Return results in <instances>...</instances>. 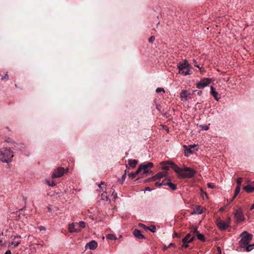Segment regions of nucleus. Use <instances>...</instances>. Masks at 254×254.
Segmentation results:
<instances>
[{
	"instance_id": "obj_16",
	"label": "nucleus",
	"mask_w": 254,
	"mask_h": 254,
	"mask_svg": "<svg viewBox=\"0 0 254 254\" xmlns=\"http://www.w3.org/2000/svg\"><path fill=\"white\" fill-rule=\"evenodd\" d=\"M210 89L211 95L216 100L218 101L221 98L220 95L217 91H215V89L213 86H211Z\"/></svg>"
},
{
	"instance_id": "obj_36",
	"label": "nucleus",
	"mask_w": 254,
	"mask_h": 254,
	"mask_svg": "<svg viewBox=\"0 0 254 254\" xmlns=\"http://www.w3.org/2000/svg\"><path fill=\"white\" fill-rule=\"evenodd\" d=\"M175 245L173 243H170L169 245L167 246H164V247H163V250L164 251H165L168 248H170V247H172V246H175Z\"/></svg>"
},
{
	"instance_id": "obj_48",
	"label": "nucleus",
	"mask_w": 254,
	"mask_h": 254,
	"mask_svg": "<svg viewBox=\"0 0 254 254\" xmlns=\"http://www.w3.org/2000/svg\"><path fill=\"white\" fill-rule=\"evenodd\" d=\"M30 247H31L30 250H31V252L35 253L36 251V249L35 248V247H32V246H30Z\"/></svg>"
},
{
	"instance_id": "obj_28",
	"label": "nucleus",
	"mask_w": 254,
	"mask_h": 254,
	"mask_svg": "<svg viewBox=\"0 0 254 254\" xmlns=\"http://www.w3.org/2000/svg\"><path fill=\"white\" fill-rule=\"evenodd\" d=\"M106 238L109 240H116L117 239V237L115 235L111 234H108L106 236Z\"/></svg>"
},
{
	"instance_id": "obj_50",
	"label": "nucleus",
	"mask_w": 254,
	"mask_h": 254,
	"mask_svg": "<svg viewBox=\"0 0 254 254\" xmlns=\"http://www.w3.org/2000/svg\"><path fill=\"white\" fill-rule=\"evenodd\" d=\"M201 195H202L203 197L204 198L203 195H205V196L207 197V194L205 192L201 190Z\"/></svg>"
},
{
	"instance_id": "obj_46",
	"label": "nucleus",
	"mask_w": 254,
	"mask_h": 254,
	"mask_svg": "<svg viewBox=\"0 0 254 254\" xmlns=\"http://www.w3.org/2000/svg\"><path fill=\"white\" fill-rule=\"evenodd\" d=\"M153 190V189H151L149 187H147L145 188L144 191H150L152 190Z\"/></svg>"
},
{
	"instance_id": "obj_42",
	"label": "nucleus",
	"mask_w": 254,
	"mask_h": 254,
	"mask_svg": "<svg viewBox=\"0 0 254 254\" xmlns=\"http://www.w3.org/2000/svg\"><path fill=\"white\" fill-rule=\"evenodd\" d=\"M207 187L209 188L213 189L214 188L215 186L214 185V184L213 183H209L207 184Z\"/></svg>"
},
{
	"instance_id": "obj_41",
	"label": "nucleus",
	"mask_w": 254,
	"mask_h": 254,
	"mask_svg": "<svg viewBox=\"0 0 254 254\" xmlns=\"http://www.w3.org/2000/svg\"><path fill=\"white\" fill-rule=\"evenodd\" d=\"M0 245L1 247H4L7 245V242H5L4 243H2V240L0 239Z\"/></svg>"
},
{
	"instance_id": "obj_53",
	"label": "nucleus",
	"mask_w": 254,
	"mask_h": 254,
	"mask_svg": "<svg viewBox=\"0 0 254 254\" xmlns=\"http://www.w3.org/2000/svg\"><path fill=\"white\" fill-rule=\"evenodd\" d=\"M8 74H7V72L5 74V75L2 77L1 78V80H2L3 78H8Z\"/></svg>"
},
{
	"instance_id": "obj_27",
	"label": "nucleus",
	"mask_w": 254,
	"mask_h": 254,
	"mask_svg": "<svg viewBox=\"0 0 254 254\" xmlns=\"http://www.w3.org/2000/svg\"><path fill=\"white\" fill-rule=\"evenodd\" d=\"M78 225V228L80 229V231L81 229L85 228V223L84 221H80L77 223Z\"/></svg>"
},
{
	"instance_id": "obj_18",
	"label": "nucleus",
	"mask_w": 254,
	"mask_h": 254,
	"mask_svg": "<svg viewBox=\"0 0 254 254\" xmlns=\"http://www.w3.org/2000/svg\"><path fill=\"white\" fill-rule=\"evenodd\" d=\"M165 185L168 186L172 190H176L177 189L176 185L172 183L170 179L165 180Z\"/></svg>"
},
{
	"instance_id": "obj_52",
	"label": "nucleus",
	"mask_w": 254,
	"mask_h": 254,
	"mask_svg": "<svg viewBox=\"0 0 254 254\" xmlns=\"http://www.w3.org/2000/svg\"><path fill=\"white\" fill-rule=\"evenodd\" d=\"M188 243H184V244L182 245V247H184L185 248H187L189 247V245L188 244Z\"/></svg>"
},
{
	"instance_id": "obj_64",
	"label": "nucleus",
	"mask_w": 254,
	"mask_h": 254,
	"mask_svg": "<svg viewBox=\"0 0 254 254\" xmlns=\"http://www.w3.org/2000/svg\"><path fill=\"white\" fill-rule=\"evenodd\" d=\"M195 66H196V67H198V68H199V65H195Z\"/></svg>"
},
{
	"instance_id": "obj_47",
	"label": "nucleus",
	"mask_w": 254,
	"mask_h": 254,
	"mask_svg": "<svg viewBox=\"0 0 254 254\" xmlns=\"http://www.w3.org/2000/svg\"><path fill=\"white\" fill-rule=\"evenodd\" d=\"M112 196L114 197V198H116L117 197V193L115 191H113Z\"/></svg>"
},
{
	"instance_id": "obj_29",
	"label": "nucleus",
	"mask_w": 254,
	"mask_h": 254,
	"mask_svg": "<svg viewBox=\"0 0 254 254\" xmlns=\"http://www.w3.org/2000/svg\"><path fill=\"white\" fill-rule=\"evenodd\" d=\"M126 178V171H125V173L123 175L122 178L118 180V182L121 184H123L124 181L125 180Z\"/></svg>"
},
{
	"instance_id": "obj_56",
	"label": "nucleus",
	"mask_w": 254,
	"mask_h": 254,
	"mask_svg": "<svg viewBox=\"0 0 254 254\" xmlns=\"http://www.w3.org/2000/svg\"><path fill=\"white\" fill-rule=\"evenodd\" d=\"M197 94L200 96L202 94V91L201 90L197 91Z\"/></svg>"
},
{
	"instance_id": "obj_60",
	"label": "nucleus",
	"mask_w": 254,
	"mask_h": 254,
	"mask_svg": "<svg viewBox=\"0 0 254 254\" xmlns=\"http://www.w3.org/2000/svg\"><path fill=\"white\" fill-rule=\"evenodd\" d=\"M1 235H4V236H6V234H4L3 232H2L1 233H0V236Z\"/></svg>"
},
{
	"instance_id": "obj_8",
	"label": "nucleus",
	"mask_w": 254,
	"mask_h": 254,
	"mask_svg": "<svg viewBox=\"0 0 254 254\" xmlns=\"http://www.w3.org/2000/svg\"><path fill=\"white\" fill-rule=\"evenodd\" d=\"M211 82V79L206 78L201 79L196 84V87L198 89L203 88L208 86Z\"/></svg>"
},
{
	"instance_id": "obj_17",
	"label": "nucleus",
	"mask_w": 254,
	"mask_h": 254,
	"mask_svg": "<svg viewBox=\"0 0 254 254\" xmlns=\"http://www.w3.org/2000/svg\"><path fill=\"white\" fill-rule=\"evenodd\" d=\"M244 189L248 193L253 192L254 191V185L253 184V182H252L251 184L245 186Z\"/></svg>"
},
{
	"instance_id": "obj_51",
	"label": "nucleus",
	"mask_w": 254,
	"mask_h": 254,
	"mask_svg": "<svg viewBox=\"0 0 254 254\" xmlns=\"http://www.w3.org/2000/svg\"><path fill=\"white\" fill-rule=\"evenodd\" d=\"M39 229L40 231H43V230H46L44 226H40L39 227Z\"/></svg>"
},
{
	"instance_id": "obj_33",
	"label": "nucleus",
	"mask_w": 254,
	"mask_h": 254,
	"mask_svg": "<svg viewBox=\"0 0 254 254\" xmlns=\"http://www.w3.org/2000/svg\"><path fill=\"white\" fill-rule=\"evenodd\" d=\"M252 246H251V245H249V244L247 245L246 247H245V248H246V250L247 251V252H250L251 251H252V250L254 249V248L252 247Z\"/></svg>"
},
{
	"instance_id": "obj_63",
	"label": "nucleus",
	"mask_w": 254,
	"mask_h": 254,
	"mask_svg": "<svg viewBox=\"0 0 254 254\" xmlns=\"http://www.w3.org/2000/svg\"><path fill=\"white\" fill-rule=\"evenodd\" d=\"M220 211H223V208H221L220 209Z\"/></svg>"
},
{
	"instance_id": "obj_7",
	"label": "nucleus",
	"mask_w": 254,
	"mask_h": 254,
	"mask_svg": "<svg viewBox=\"0 0 254 254\" xmlns=\"http://www.w3.org/2000/svg\"><path fill=\"white\" fill-rule=\"evenodd\" d=\"M4 141L8 143H11L14 144V146L12 147V148L14 150H21L23 148V144H18L16 143L14 141L12 140L9 137H5L4 138Z\"/></svg>"
},
{
	"instance_id": "obj_2",
	"label": "nucleus",
	"mask_w": 254,
	"mask_h": 254,
	"mask_svg": "<svg viewBox=\"0 0 254 254\" xmlns=\"http://www.w3.org/2000/svg\"><path fill=\"white\" fill-rule=\"evenodd\" d=\"M190 65L187 60H184L183 63H180L178 64L179 73L184 76L191 74Z\"/></svg>"
},
{
	"instance_id": "obj_20",
	"label": "nucleus",
	"mask_w": 254,
	"mask_h": 254,
	"mask_svg": "<svg viewBox=\"0 0 254 254\" xmlns=\"http://www.w3.org/2000/svg\"><path fill=\"white\" fill-rule=\"evenodd\" d=\"M134 237L138 239L144 238V236L141 234V231L137 229H135L133 232Z\"/></svg>"
},
{
	"instance_id": "obj_26",
	"label": "nucleus",
	"mask_w": 254,
	"mask_h": 254,
	"mask_svg": "<svg viewBox=\"0 0 254 254\" xmlns=\"http://www.w3.org/2000/svg\"><path fill=\"white\" fill-rule=\"evenodd\" d=\"M196 237H197V238L202 241V242H204L205 241V238H204V236L202 234H200L199 233H197V235H196Z\"/></svg>"
},
{
	"instance_id": "obj_11",
	"label": "nucleus",
	"mask_w": 254,
	"mask_h": 254,
	"mask_svg": "<svg viewBox=\"0 0 254 254\" xmlns=\"http://www.w3.org/2000/svg\"><path fill=\"white\" fill-rule=\"evenodd\" d=\"M153 166V163L151 162H147L145 164H142L139 165L141 167V169L143 171V174H146L149 172V168H151Z\"/></svg>"
},
{
	"instance_id": "obj_31",
	"label": "nucleus",
	"mask_w": 254,
	"mask_h": 254,
	"mask_svg": "<svg viewBox=\"0 0 254 254\" xmlns=\"http://www.w3.org/2000/svg\"><path fill=\"white\" fill-rule=\"evenodd\" d=\"M147 229H148V230H149L151 232H152L153 233L155 232L156 230V227L154 225H151L150 227H147Z\"/></svg>"
},
{
	"instance_id": "obj_40",
	"label": "nucleus",
	"mask_w": 254,
	"mask_h": 254,
	"mask_svg": "<svg viewBox=\"0 0 254 254\" xmlns=\"http://www.w3.org/2000/svg\"><path fill=\"white\" fill-rule=\"evenodd\" d=\"M185 153L192 154V151L191 150V148H190V147L187 148L185 150Z\"/></svg>"
},
{
	"instance_id": "obj_39",
	"label": "nucleus",
	"mask_w": 254,
	"mask_h": 254,
	"mask_svg": "<svg viewBox=\"0 0 254 254\" xmlns=\"http://www.w3.org/2000/svg\"><path fill=\"white\" fill-rule=\"evenodd\" d=\"M47 183L50 187H54L56 185V184L53 181H47Z\"/></svg>"
},
{
	"instance_id": "obj_6",
	"label": "nucleus",
	"mask_w": 254,
	"mask_h": 254,
	"mask_svg": "<svg viewBox=\"0 0 254 254\" xmlns=\"http://www.w3.org/2000/svg\"><path fill=\"white\" fill-rule=\"evenodd\" d=\"M229 220L230 218H228V222H225L218 218L216 220V224L221 230H225L230 227Z\"/></svg>"
},
{
	"instance_id": "obj_1",
	"label": "nucleus",
	"mask_w": 254,
	"mask_h": 254,
	"mask_svg": "<svg viewBox=\"0 0 254 254\" xmlns=\"http://www.w3.org/2000/svg\"><path fill=\"white\" fill-rule=\"evenodd\" d=\"M13 152L11 148H2L0 150V160L3 163H8L11 161Z\"/></svg>"
},
{
	"instance_id": "obj_15",
	"label": "nucleus",
	"mask_w": 254,
	"mask_h": 254,
	"mask_svg": "<svg viewBox=\"0 0 254 254\" xmlns=\"http://www.w3.org/2000/svg\"><path fill=\"white\" fill-rule=\"evenodd\" d=\"M98 246V243L96 241L92 240L89 243H87L85 247H88L91 250H94L96 249Z\"/></svg>"
},
{
	"instance_id": "obj_34",
	"label": "nucleus",
	"mask_w": 254,
	"mask_h": 254,
	"mask_svg": "<svg viewBox=\"0 0 254 254\" xmlns=\"http://www.w3.org/2000/svg\"><path fill=\"white\" fill-rule=\"evenodd\" d=\"M165 180H164L162 181L161 183H159L158 182H157L155 183V186L157 187H160L163 185H165Z\"/></svg>"
},
{
	"instance_id": "obj_23",
	"label": "nucleus",
	"mask_w": 254,
	"mask_h": 254,
	"mask_svg": "<svg viewBox=\"0 0 254 254\" xmlns=\"http://www.w3.org/2000/svg\"><path fill=\"white\" fill-rule=\"evenodd\" d=\"M170 161H167V162H162L160 163V165L161 166V168L164 170L167 171L169 170L170 164L168 163Z\"/></svg>"
},
{
	"instance_id": "obj_4",
	"label": "nucleus",
	"mask_w": 254,
	"mask_h": 254,
	"mask_svg": "<svg viewBox=\"0 0 254 254\" xmlns=\"http://www.w3.org/2000/svg\"><path fill=\"white\" fill-rule=\"evenodd\" d=\"M196 174V171L193 169L185 167L183 168V171L180 174V179L191 178L193 177Z\"/></svg>"
},
{
	"instance_id": "obj_25",
	"label": "nucleus",
	"mask_w": 254,
	"mask_h": 254,
	"mask_svg": "<svg viewBox=\"0 0 254 254\" xmlns=\"http://www.w3.org/2000/svg\"><path fill=\"white\" fill-rule=\"evenodd\" d=\"M240 187H240V186H237V187L236 188L235 190V194H234L233 197L232 198L231 201H233L236 198V197L237 196V195L239 193V192L240 191Z\"/></svg>"
},
{
	"instance_id": "obj_3",
	"label": "nucleus",
	"mask_w": 254,
	"mask_h": 254,
	"mask_svg": "<svg viewBox=\"0 0 254 254\" xmlns=\"http://www.w3.org/2000/svg\"><path fill=\"white\" fill-rule=\"evenodd\" d=\"M242 238L239 242L240 247L244 248L248 245L253 239V235L248 233L247 231H244L240 234Z\"/></svg>"
},
{
	"instance_id": "obj_5",
	"label": "nucleus",
	"mask_w": 254,
	"mask_h": 254,
	"mask_svg": "<svg viewBox=\"0 0 254 254\" xmlns=\"http://www.w3.org/2000/svg\"><path fill=\"white\" fill-rule=\"evenodd\" d=\"M21 236L12 234L10 236V239H11V242H7V246L8 247H10L13 246L14 248H16L19 246V245L21 243Z\"/></svg>"
},
{
	"instance_id": "obj_12",
	"label": "nucleus",
	"mask_w": 254,
	"mask_h": 254,
	"mask_svg": "<svg viewBox=\"0 0 254 254\" xmlns=\"http://www.w3.org/2000/svg\"><path fill=\"white\" fill-rule=\"evenodd\" d=\"M234 215L238 222H241L245 219L244 215L240 210H236Z\"/></svg>"
},
{
	"instance_id": "obj_55",
	"label": "nucleus",
	"mask_w": 254,
	"mask_h": 254,
	"mask_svg": "<svg viewBox=\"0 0 254 254\" xmlns=\"http://www.w3.org/2000/svg\"><path fill=\"white\" fill-rule=\"evenodd\" d=\"M4 254H11V251L9 250H7Z\"/></svg>"
},
{
	"instance_id": "obj_30",
	"label": "nucleus",
	"mask_w": 254,
	"mask_h": 254,
	"mask_svg": "<svg viewBox=\"0 0 254 254\" xmlns=\"http://www.w3.org/2000/svg\"><path fill=\"white\" fill-rule=\"evenodd\" d=\"M191 233L192 234H195L196 235H197V233H199L197 231V228L196 227L192 226L191 228Z\"/></svg>"
},
{
	"instance_id": "obj_59",
	"label": "nucleus",
	"mask_w": 254,
	"mask_h": 254,
	"mask_svg": "<svg viewBox=\"0 0 254 254\" xmlns=\"http://www.w3.org/2000/svg\"><path fill=\"white\" fill-rule=\"evenodd\" d=\"M254 209V203L251 206V209L253 210Z\"/></svg>"
},
{
	"instance_id": "obj_24",
	"label": "nucleus",
	"mask_w": 254,
	"mask_h": 254,
	"mask_svg": "<svg viewBox=\"0 0 254 254\" xmlns=\"http://www.w3.org/2000/svg\"><path fill=\"white\" fill-rule=\"evenodd\" d=\"M202 212H203V208L199 206H197L195 207L194 211L191 212V214H200L202 213Z\"/></svg>"
},
{
	"instance_id": "obj_61",
	"label": "nucleus",
	"mask_w": 254,
	"mask_h": 254,
	"mask_svg": "<svg viewBox=\"0 0 254 254\" xmlns=\"http://www.w3.org/2000/svg\"><path fill=\"white\" fill-rule=\"evenodd\" d=\"M106 199L107 200L110 201V199H109V197L108 196H106Z\"/></svg>"
},
{
	"instance_id": "obj_10",
	"label": "nucleus",
	"mask_w": 254,
	"mask_h": 254,
	"mask_svg": "<svg viewBox=\"0 0 254 254\" xmlns=\"http://www.w3.org/2000/svg\"><path fill=\"white\" fill-rule=\"evenodd\" d=\"M68 231L70 233H78L80 232L77 222L72 223L68 226Z\"/></svg>"
},
{
	"instance_id": "obj_62",
	"label": "nucleus",
	"mask_w": 254,
	"mask_h": 254,
	"mask_svg": "<svg viewBox=\"0 0 254 254\" xmlns=\"http://www.w3.org/2000/svg\"><path fill=\"white\" fill-rule=\"evenodd\" d=\"M251 246H252L254 249V244H252V245H251Z\"/></svg>"
},
{
	"instance_id": "obj_57",
	"label": "nucleus",
	"mask_w": 254,
	"mask_h": 254,
	"mask_svg": "<svg viewBox=\"0 0 254 254\" xmlns=\"http://www.w3.org/2000/svg\"><path fill=\"white\" fill-rule=\"evenodd\" d=\"M47 209H48V211L49 212H52V209L51 208V207L50 206H48L47 207Z\"/></svg>"
},
{
	"instance_id": "obj_54",
	"label": "nucleus",
	"mask_w": 254,
	"mask_h": 254,
	"mask_svg": "<svg viewBox=\"0 0 254 254\" xmlns=\"http://www.w3.org/2000/svg\"><path fill=\"white\" fill-rule=\"evenodd\" d=\"M190 148H193L194 147H196V145H195V144H193V145H189V146Z\"/></svg>"
},
{
	"instance_id": "obj_37",
	"label": "nucleus",
	"mask_w": 254,
	"mask_h": 254,
	"mask_svg": "<svg viewBox=\"0 0 254 254\" xmlns=\"http://www.w3.org/2000/svg\"><path fill=\"white\" fill-rule=\"evenodd\" d=\"M156 92L157 93H160V92H163V93H165V90L164 89V88H160V87H159V88H157L156 90Z\"/></svg>"
},
{
	"instance_id": "obj_9",
	"label": "nucleus",
	"mask_w": 254,
	"mask_h": 254,
	"mask_svg": "<svg viewBox=\"0 0 254 254\" xmlns=\"http://www.w3.org/2000/svg\"><path fill=\"white\" fill-rule=\"evenodd\" d=\"M65 172L63 167H58L55 170L52 175V178H60L62 176Z\"/></svg>"
},
{
	"instance_id": "obj_43",
	"label": "nucleus",
	"mask_w": 254,
	"mask_h": 254,
	"mask_svg": "<svg viewBox=\"0 0 254 254\" xmlns=\"http://www.w3.org/2000/svg\"><path fill=\"white\" fill-rule=\"evenodd\" d=\"M141 171H142V170L141 169V167H140L139 166L138 167V169H137V170L134 172L135 173V174H136V175L137 174H138Z\"/></svg>"
},
{
	"instance_id": "obj_38",
	"label": "nucleus",
	"mask_w": 254,
	"mask_h": 254,
	"mask_svg": "<svg viewBox=\"0 0 254 254\" xmlns=\"http://www.w3.org/2000/svg\"><path fill=\"white\" fill-rule=\"evenodd\" d=\"M136 176V175L135 174L134 172H131L128 174L129 177L132 179H134L135 178Z\"/></svg>"
},
{
	"instance_id": "obj_19",
	"label": "nucleus",
	"mask_w": 254,
	"mask_h": 254,
	"mask_svg": "<svg viewBox=\"0 0 254 254\" xmlns=\"http://www.w3.org/2000/svg\"><path fill=\"white\" fill-rule=\"evenodd\" d=\"M190 233L188 234L182 240L183 243H190L192 242L194 240V237L190 238Z\"/></svg>"
},
{
	"instance_id": "obj_45",
	"label": "nucleus",
	"mask_w": 254,
	"mask_h": 254,
	"mask_svg": "<svg viewBox=\"0 0 254 254\" xmlns=\"http://www.w3.org/2000/svg\"><path fill=\"white\" fill-rule=\"evenodd\" d=\"M201 127H202V129L204 130H207L208 129V127L206 125L202 126Z\"/></svg>"
},
{
	"instance_id": "obj_58",
	"label": "nucleus",
	"mask_w": 254,
	"mask_h": 254,
	"mask_svg": "<svg viewBox=\"0 0 254 254\" xmlns=\"http://www.w3.org/2000/svg\"><path fill=\"white\" fill-rule=\"evenodd\" d=\"M102 185H104V183L101 182V184H100L98 185L99 188H102L101 186H102Z\"/></svg>"
},
{
	"instance_id": "obj_22",
	"label": "nucleus",
	"mask_w": 254,
	"mask_h": 254,
	"mask_svg": "<svg viewBox=\"0 0 254 254\" xmlns=\"http://www.w3.org/2000/svg\"><path fill=\"white\" fill-rule=\"evenodd\" d=\"M138 161L135 159H129L128 160V166L131 168H134L136 166Z\"/></svg>"
},
{
	"instance_id": "obj_21",
	"label": "nucleus",
	"mask_w": 254,
	"mask_h": 254,
	"mask_svg": "<svg viewBox=\"0 0 254 254\" xmlns=\"http://www.w3.org/2000/svg\"><path fill=\"white\" fill-rule=\"evenodd\" d=\"M167 175V173L166 172H160L156 174L155 176L156 180H159L166 177Z\"/></svg>"
},
{
	"instance_id": "obj_14",
	"label": "nucleus",
	"mask_w": 254,
	"mask_h": 254,
	"mask_svg": "<svg viewBox=\"0 0 254 254\" xmlns=\"http://www.w3.org/2000/svg\"><path fill=\"white\" fill-rule=\"evenodd\" d=\"M168 163L170 164V166L173 168L174 171L178 174V177L179 178L180 174L181 173V172L183 171V168L179 167L173 162H170Z\"/></svg>"
},
{
	"instance_id": "obj_35",
	"label": "nucleus",
	"mask_w": 254,
	"mask_h": 254,
	"mask_svg": "<svg viewBox=\"0 0 254 254\" xmlns=\"http://www.w3.org/2000/svg\"><path fill=\"white\" fill-rule=\"evenodd\" d=\"M242 181H243V178H238L237 179V186H240L241 187V183L242 182Z\"/></svg>"
},
{
	"instance_id": "obj_32",
	"label": "nucleus",
	"mask_w": 254,
	"mask_h": 254,
	"mask_svg": "<svg viewBox=\"0 0 254 254\" xmlns=\"http://www.w3.org/2000/svg\"><path fill=\"white\" fill-rule=\"evenodd\" d=\"M156 177L155 176V175L154 176H153L152 177H151V178H149L148 179H147V180H145V182H154L155 181H156Z\"/></svg>"
},
{
	"instance_id": "obj_13",
	"label": "nucleus",
	"mask_w": 254,
	"mask_h": 254,
	"mask_svg": "<svg viewBox=\"0 0 254 254\" xmlns=\"http://www.w3.org/2000/svg\"><path fill=\"white\" fill-rule=\"evenodd\" d=\"M191 95L192 94L189 93L187 90H183L180 93V98L183 101H187L188 98L190 97Z\"/></svg>"
},
{
	"instance_id": "obj_44",
	"label": "nucleus",
	"mask_w": 254,
	"mask_h": 254,
	"mask_svg": "<svg viewBox=\"0 0 254 254\" xmlns=\"http://www.w3.org/2000/svg\"><path fill=\"white\" fill-rule=\"evenodd\" d=\"M155 40V37L154 36H151L149 38L148 41L150 43L153 42Z\"/></svg>"
},
{
	"instance_id": "obj_49",
	"label": "nucleus",
	"mask_w": 254,
	"mask_h": 254,
	"mask_svg": "<svg viewBox=\"0 0 254 254\" xmlns=\"http://www.w3.org/2000/svg\"><path fill=\"white\" fill-rule=\"evenodd\" d=\"M139 226L141 227H142V228H143L144 229H146V228H147L145 225H144L142 223H139Z\"/></svg>"
}]
</instances>
